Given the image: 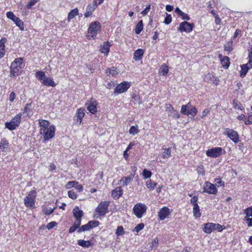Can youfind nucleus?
<instances>
[{
	"mask_svg": "<svg viewBox=\"0 0 252 252\" xmlns=\"http://www.w3.org/2000/svg\"><path fill=\"white\" fill-rule=\"evenodd\" d=\"M157 184L156 183L151 180H148L146 183L147 187L151 190L154 189Z\"/></svg>",
	"mask_w": 252,
	"mask_h": 252,
	"instance_id": "e433bc0d",
	"label": "nucleus"
},
{
	"mask_svg": "<svg viewBox=\"0 0 252 252\" xmlns=\"http://www.w3.org/2000/svg\"><path fill=\"white\" fill-rule=\"evenodd\" d=\"M100 29V24L98 22H92L88 29L87 36L89 38H94Z\"/></svg>",
	"mask_w": 252,
	"mask_h": 252,
	"instance_id": "20e7f679",
	"label": "nucleus"
},
{
	"mask_svg": "<svg viewBox=\"0 0 252 252\" xmlns=\"http://www.w3.org/2000/svg\"><path fill=\"white\" fill-rule=\"evenodd\" d=\"M139 132V130L138 129L137 126H132L129 130V133L131 134H132L133 135H134L136 134H137Z\"/></svg>",
	"mask_w": 252,
	"mask_h": 252,
	"instance_id": "37998d69",
	"label": "nucleus"
},
{
	"mask_svg": "<svg viewBox=\"0 0 252 252\" xmlns=\"http://www.w3.org/2000/svg\"><path fill=\"white\" fill-rule=\"evenodd\" d=\"M143 176L145 179L149 178L152 176V172L147 169H144L143 171Z\"/></svg>",
	"mask_w": 252,
	"mask_h": 252,
	"instance_id": "864d4df0",
	"label": "nucleus"
},
{
	"mask_svg": "<svg viewBox=\"0 0 252 252\" xmlns=\"http://www.w3.org/2000/svg\"><path fill=\"white\" fill-rule=\"evenodd\" d=\"M7 17L12 20L21 31L24 30V23L18 17H16L12 12H8L6 13Z\"/></svg>",
	"mask_w": 252,
	"mask_h": 252,
	"instance_id": "0eeeda50",
	"label": "nucleus"
},
{
	"mask_svg": "<svg viewBox=\"0 0 252 252\" xmlns=\"http://www.w3.org/2000/svg\"><path fill=\"white\" fill-rule=\"evenodd\" d=\"M170 214L169 209L166 207H164L162 208L158 212V217L160 220H163L166 218Z\"/></svg>",
	"mask_w": 252,
	"mask_h": 252,
	"instance_id": "a211bd4d",
	"label": "nucleus"
},
{
	"mask_svg": "<svg viewBox=\"0 0 252 252\" xmlns=\"http://www.w3.org/2000/svg\"><path fill=\"white\" fill-rule=\"evenodd\" d=\"M57 223L55 221H51L48 223L46 225V228L48 230H50L52 229L54 227L56 226L57 225Z\"/></svg>",
	"mask_w": 252,
	"mask_h": 252,
	"instance_id": "bf43d9fd",
	"label": "nucleus"
},
{
	"mask_svg": "<svg viewBox=\"0 0 252 252\" xmlns=\"http://www.w3.org/2000/svg\"><path fill=\"white\" fill-rule=\"evenodd\" d=\"M144 54L143 50L141 49H138L136 50L134 53L133 58L135 61H139L141 59Z\"/></svg>",
	"mask_w": 252,
	"mask_h": 252,
	"instance_id": "cd10ccee",
	"label": "nucleus"
},
{
	"mask_svg": "<svg viewBox=\"0 0 252 252\" xmlns=\"http://www.w3.org/2000/svg\"><path fill=\"white\" fill-rule=\"evenodd\" d=\"M39 0H31L27 5V7L30 9Z\"/></svg>",
	"mask_w": 252,
	"mask_h": 252,
	"instance_id": "052dcab7",
	"label": "nucleus"
},
{
	"mask_svg": "<svg viewBox=\"0 0 252 252\" xmlns=\"http://www.w3.org/2000/svg\"><path fill=\"white\" fill-rule=\"evenodd\" d=\"M44 139L45 141H47L55 136V127L54 125L50 126L45 133Z\"/></svg>",
	"mask_w": 252,
	"mask_h": 252,
	"instance_id": "f3484780",
	"label": "nucleus"
},
{
	"mask_svg": "<svg viewBox=\"0 0 252 252\" xmlns=\"http://www.w3.org/2000/svg\"><path fill=\"white\" fill-rule=\"evenodd\" d=\"M35 77L44 86L54 87L57 85L53 80L51 78L47 77L45 72L42 71H37L35 73Z\"/></svg>",
	"mask_w": 252,
	"mask_h": 252,
	"instance_id": "f257e3e1",
	"label": "nucleus"
},
{
	"mask_svg": "<svg viewBox=\"0 0 252 252\" xmlns=\"http://www.w3.org/2000/svg\"><path fill=\"white\" fill-rule=\"evenodd\" d=\"M21 113L17 114L10 122L5 123V127L10 130L15 129L21 123Z\"/></svg>",
	"mask_w": 252,
	"mask_h": 252,
	"instance_id": "f03ea898",
	"label": "nucleus"
},
{
	"mask_svg": "<svg viewBox=\"0 0 252 252\" xmlns=\"http://www.w3.org/2000/svg\"><path fill=\"white\" fill-rule=\"evenodd\" d=\"M172 21V17L171 15L166 14V16L165 17L164 20V23L166 25L169 24Z\"/></svg>",
	"mask_w": 252,
	"mask_h": 252,
	"instance_id": "4d7b16f0",
	"label": "nucleus"
},
{
	"mask_svg": "<svg viewBox=\"0 0 252 252\" xmlns=\"http://www.w3.org/2000/svg\"><path fill=\"white\" fill-rule=\"evenodd\" d=\"M36 192L35 190H31L24 198V204L28 208H34Z\"/></svg>",
	"mask_w": 252,
	"mask_h": 252,
	"instance_id": "39448f33",
	"label": "nucleus"
},
{
	"mask_svg": "<svg viewBox=\"0 0 252 252\" xmlns=\"http://www.w3.org/2000/svg\"><path fill=\"white\" fill-rule=\"evenodd\" d=\"M109 204V201H101L96 208L95 212L97 213L100 217H104L108 212Z\"/></svg>",
	"mask_w": 252,
	"mask_h": 252,
	"instance_id": "423d86ee",
	"label": "nucleus"
},
{
	"mask_svg": "<svg viewBox=\"0 0 252 252\" xmlns=\"http://www.w3.org/2000/svg\"><path fill=\"white\" fill-rule=\"evenodd\" d=\"M158 245V239L157 237L155 238L152 242L151 247L152 249H156Z\"/></svg>",
	"mask_w": 252,
	"mask_h": 252,
	"instance_id": "8fccbe9b",
	"label": "nucleus"
},
{
	"mask_svg": "<svg viewBox=\"0 0 252 252\" xmlns=\"http://www.w3.org/2000/svg\"><path fill=\"white\" fill-rule=\"evenodd\" d=\"M32 104L31 103L26 104L24 109V113H27L28 114V112L31 111V107Z\"/></svg>",
	"mask_w": 252,
	"mask_h": 252,
	"instance_id": "e2e57ef3",
	"label": "nucleus"
},
{
	"mask_svg": "<svg viewBox=\"0 0 252 252\" xmlns=\"http://www.w3.org/2000/svg\"><path fill=\"white\" fill-rule=\"evenodd\" d=\"M23 63V58H16L12 62V63H13L14 64H16L19 66H22Z\"/></svg>",
	"mask_w": 252,
	"mask_h": 252,
	"instance_id": "603ef678",
	"label": "nucleus"
},
{
	"mask_svg": "<svg viewBox=\"0 0 252 252\" xmlns=\"http://www.w3.org/2000/svg\"><path fill=\"white\" fill-rule=\"evenodd\" d=\"M215 223H207L204 224L203 231L208 234L211 233L213 230H215Z\"/></svg>",
	"mask_w": 252,
	"mask_h": 252,
	"instance_id": "412c9836",
	"label": "nucleus"
},
{
	"mask_svg": "<svg viewBox=\"0 0 252 252\" xmlns=\"http://www.w3.org/2000/svg\"><path fill=\"white\" fill-rule=\"evenodd\" d=\"M90 229L98 226L100 223L97 220H91L88 222Z\"/></svg>",
	"mask_w": 252,
	"mask_h": 252,
	"instance_id": "49530a36",
	"label": "nucleus"
},
{
	"mask_svg": "<svg viewBox=\"0 0 252 252\" xmlns=\"http://www.w3.org/2000/svg\"><path fill=\"white\" fill-rule=\"evenodd\" d=\"M144 224L142 223L137 224L134 228V231L136 232H139L140 231L144 228Z\"/></svg>",
	"mask_w": 252,
	"mask_h": 252,
	"instance_id": "5fc2aeb1",
	"label": "nucleus"
},
{
	"mask_svg": "<svg viewBox=\"0 0 252 252\" xmlns=\"http://www.w3.org/2000/svg\"><path fill=\"white\" fill-rule=\"evenodd\" d=\"M85 113H84V109H80L77 110V112L76 114V122L79 123V124H80L82 122V120L83 118L84 117Z\"/></svg>",
	"mask_w": 252,
	"mask_h": 252,
	"instance_id": "393cba45",
	"label": "nucleus"
},
{
	"mask_svg": "<svg viewBox=\"0 0 252 252\" xmlns=\"http://www.w3.org/2000/svg\"><path fill=\"white\" fill-rule=\"evenodd\" d=\"M215 181L216 182V185L219 186H222L223 187L224 186V182L222 181L221 180V178H220L219 177L218 178H216L215 180Z\"/></svg>",
	"mask_w": 252,
	"mask_h": 252,
	"instance_id": "13d9d810",
	"label": "nucleus"
},
{
	"mask_svg": "<svg viewBox=\"0 0 252 252\" xmlns=\"http://www.w3.org/2000/svg\"><path fill=\"white\" fill-rule=\"evenodd\" d=\"M169 116H171L172 117L178 119L180 118V115L179 112L176 110L173 109L172 111L169 112Z\"/></svg>",
	"mask_w": 252,
	"mask_h": 252,
	"instance_id": "58836bf2",
	"label": "nucleus"
},
{
	"mask_svg": "<svg viewBox=\"0 0 252 252\" xmlns=\"http://www.w3.org/2000/svg\"><path fill=\"white\" fill-rule=\"evenodd\" d=\"M244 214L246 215L244 220L246 221L248 226H252V206L245 209Z\"/></svg>",
	"mask_w": 252,
	"mask_h": 252,
	"instance_id": "ddd939ff",
	"label": "nucleus"
},
{
	"mask_svg": "<svg viewBox=\"0 0 252 252\" xmlns=\"http://www.w3.org/2000/svg\"><path fill=\"white\" fill-rule=\"evenodd\" d=\"M132 176L123 177L120 180V182L123 183V186H127L128 184L132 181Z\"/></svg>",
	"mask_w": 252,
	"mask_h": 252,
	"instance_id": "c9c22d12",
	"label": "nucleus"
},
{
	"mask_svg": "<svg viewBox=\"0 0 252 252\" xmlns=\"http://www.w3.org/2000/svg\"><path fill=\"white\" fill-rule=\"evenodd\" d=\"M3 150L5 152L8 151L9 150V143L7 141L2 139L1 140V150Z\"/></svg>",
	"mask_w": 252,
	"mask_h": 252,
	"instance_id": "2f4dec72",
	"label": "nucleus"
},
{
	"mask_svg": "<svg viewBox=\"0 0 252 252\" xmlns=\"http://www.w3.org/2000/svg\"><path fill=\"white\" fill-rule=\"evenodd\" d=\"M78 14V10L77 8H75L72 10H71L68 14L67 20L68 22H70V21L74 18Z\"/></svg>",
	"mask_w": 252,
	"mask_h": 252,
	"instance_id": "c756f323",
	"label": "nucleus"
},
{
	"mask_svg": "<svg viewBox=\"0 0 252 252\" xmlns=\"http://www.w3.org/2000/svg\"><path fill=\"white\" fill-rule=\"evenodd\" d=\"M190 108V109H189V115H190L192 117H194L197 113V109L195 106H192L191 104Z\"/></svg>",
	"mask_w": 252,
	"mask_h": 252,
	"instance_id": "a19ab883",
	"label": "nucleus"
},
{
	"mask_svg": "<svg viewBox=\"0 0 252 252\" xmlns=\"http://www.w3.org/2000/svg\"><path fill=\"white\" fill-rule=\"evenodd\" d=\"M151 8V5L149 4L146 6V7L143 10L141 13L143 14V15H146L148 12L150 11Z\"/></svg>",
	"mask_w": 252,
	"mask_h": 252,
	"instance_id": "69168bd1",
	"label": "nucleus"
},
{
	"mask_svg": "<svg viewBox=\"0 0 252 252\" xmlns=\"http://www.w3.org/2000/svg\"><path fill=\"white\" fill-rule=\"evenodd\" d=\"M224 134L230 138L235 143H237L239 141V136L236 131L229 128H226Z\"/></svg>",
	"mask_w": 252,
	"mask_h": 252,
	"instance_id": "9d476101",
	"label": "nucleus"
},
{
	"mask_svg": "<svg viewBox=\"0 0 252 252\" xmlns=\"http://www.w3.org/2000/svg\"><path fill=\"white\" fill-rule=\"evenodd\" d=\"M222 148L221 147H215L206 151V154L208 157L217 158L222 154Z\"/></svg>",
	"mask_w": 252,
	"mask_h": 252,
	"instance_id": "6e6552de",
	"label": "nucleus"
},
{
	"mask_svg": "<svg viewBox=\"0 0 252 252\" xmlns=\"http://www.w3.org/2000/svg\"><path fill=\"white\" fill-rule=\"evenodd\" d=\"M224 50L226 51H231L233 50V41L231 40L226 44L224 46Z\"/></svg>",
	"mask_w": 252,
	"mask_h": 252,
	"instance_id": "79ce46f5",
	"label": "nucleus"
},
{
	"mask_svg": "<svg viewBox=\"0 0 252 252\" xmlns=\"http://www.w3.org/2000/svg\"><path fill=\"white\" fill-rule=\"evenodd\" d=\"M119 72V70L114 66L106 70V73L108 76H115L117 75Z\"/></svg>",
	"mask_w": 252,
	"mask_h": 252,
	"instance_id": "a878e982",
	"label": "nucleus"
},
{
	"mask_svg": "<svg viewBox=\"0 0 252 252\" xmlns=\"http://www.w3.org/2000/svg\"><path fill=\"white\" fill-rule=\"evenodd\" d=\"M210 113V110L208 109H205L202 114L200 115V116L201 118H204L205 116H206Z\"/></svg>",
	"mask_w": 252,
	"mask_h": 252,
	"instance_id": "0e129e2a",
	"label": "nucleus"
},
{
	"mask_svg": "<svg viewBox=\"0 0 252 252\" xmlns=\"http://www.w3.org/2000/svg\"><path fill=\"white\" fill-rule=\"evenodd\" d=\"M68 196L71 199H74L77 198V195L73 189L68 191Z\"/></svg>",
	"mask_w": 252,
	"mask_h": 252,
	"instance_id": "3c124183",
	"label": "nucleus"
},
{
	"mask_svg": "<svg viewBox=\"0 0 252 252\" xmlns=\"http://www.w3.org/2000/svg\"><path fill=\"white\" fill-rule=\"evenodd\" d=\"M79 228L75 225L74 224L71 226L69 229V233H71L74 232L77 229H79Z\"/></svg>",
	"mask_w": 252,
	"mask_h": 252,
	"instance_id": "774afa93",
	"label": "nucleus"
},
{
	"mask_svg": "<svg viewBox=\"0 0 252 252\" xmlns=\"http://www.w3.org/2000/svg\"><path fill=\"white\" fill-rule=\"evenodd\" d=\"M221 63L224 67L228 68L230 65L229 58L228 57H224L220 60Z\"/></svg>",
	"mask_w": 252,
	"mask_h": 252,
	"instance_id": "f704fd0d",
	"label": "nucleus"
},
{
	"mask_svg": "<svg viewBox=\"0 0 252 252\" xmlns=\"http://www.w3.org/2000/svg\"><path fill=\"white\" fill-rule=\"evenodd\" d=\"M72 213L76 219H81L83 216V212L80 210L78 206H76L73 209Z\"/></svg>",
	"mask_w": 252,
	"mask_h": 252,
	"instance_id": "b1692460",
	"label": "nucleus"
},
{
	"mask_svg": "<svg viewBox=\"0 0 252 252\" xmlns=\"http://www.w3.org/2000/svg\"><path fill=\"white\" fill-rule=\"evenodd\" d=\"M111 44L108 41L104 42L103 44L100 46L99 51L101 53L107 55L110 50Z\"/></svg>",
	"mask_w": 252,
	"mask_h": 252,
	"instance_id": "aec40b11",
	"label": "nucleus"
},
{
	"mask_svg": "<svg viewBox=\"0 0 252 252\" xmlns=\"http://www.w3.org/2000/svg\"><path fill=\"white\" fill-rule=\"evenodd\" d=\"M130 84L128 82H123L118 85L114 91V94H122L126 92L130 87Z\"/></svg>",
	"mask_w": 252,
	"mask_h": 252,
	"instance_id": "f8f14e48",
	"label": "nucleus"
},
{
	"mask_svg": "<svg viewBox=\"0 0 252 252\" xmlns=\"http://www.w3.org/2000/svg\"><path fill=\"white\" fill-rule=\"evenodd\" d=\"M233 103L234 107L235 109H239L241 110H242L243 109H244V108L242 106V104L238 102V101L236 99H234L233 100Z\"/></svg>",
	"mask_w": 252,
	"mask_h": 252,
	"instance_id": "c03bdc74",
	"label": "nucleus"
},
{
	"mask_svg": "<svg viewBox=\"0 0 252 252\" xmlns=\"http://www.w3.org/2000/svg\"><path fill=\"white\" fill-rule=\"evenodd\" d=\"M218 190L216 186L209 182H205L203 187V192H206L208 194H216Z\"/></svg>",
	"mask_w": 252,
	"mask_h": 252,
	"instance_id": "1a4fd4ad",
	"label": "nucleus"
},
{
	"mask_svg": "<svg viewBox=\"0 0 252 252\" xmlns=\"http://www.w3.org/2000/svg\"><path fill=\"white\" fill-rule=\"evenodd\" d=\"M125 234L123 227L122 226H119L116 230V234L117 236H121Z\"/></svg>",
	"mask_w": 252,
	"mask_h": 252,
	"instance_id": "09e8293b",
	"label": "nucleus"
},
{
	"mask_svg": "<svg viewBox=\"0 0 252 252\" xmlns=\"http://www.w3.org/2000/svg\"><path fill=\"white\" fill-rule=\"evenodd\" d=\"M191 103L189 102L186 105H183L181 107V113L185 115L189 116V109H190Z\"/></svg>",
	"mask_w": 252,
	"mask_h": 252,
	"instance_id": "bb28decb",
	"label": "nucleus"
},
{
	"mask_svg": "<svg viewBox=\"0 0 252 252\" xmlns=\"http://www.w3.org/2000/svg\"><path fill=\"white\" fill-rule=\"evenodd\" d=\"M123 194V189L121 187L116 188L112 191V196L114 199H118Z\"/></svg>",
	"mask_w": 252,
	"mask_h": 252,
	"instance_id": "4be33fe9",
	"label": "nucleus"
},
{
	"mask_svg": "<svg viewBox=\"0 0 252 252\" xmlns=\"http://www.w3.org/2000/svg\"><path fill=\"white\" fill-rule=\"evenodd\" d=\"M143 29L142 20L139 21L136 25L135 32L136 34H139Z\"/></svg>",
	"mask_w": 252,
	"mask_h": 252,
	"instance_id": "7c9ffc66",
	"label": "nucleus"
},
{
	"mask_svg": "<svg viewBox=\"0 0 252 252\" xmlns=\"http://www.w3.org/2000/svg\"><path fill=\"white\" fill-rule=\"evenodd\" d=\"M77 244L78 245L81 246L83 248H88L91 246L92 243L90 241H85L84 240H79L77 241Z\"/></svg>",
	"mask_w": 252,
	"mask_h": 252,
	"instance_id": "c85d7f7f",
	"label": "nucleus"
},
{
	"mask_svg": "<svg viewBox=\"0 0 252 252\" xmlns=\"http://www.w3.org/2000/svg\"><path fill=\"white\" fill-rule=\"evenodd\" d=\"M49 124L50 123L48 121L45 120L39 121V125L41 127L48 128L50 126Z\"/></svg>",
	"mask_w": 252,
	"mask_h": 252,
	"instance_id": "ea45409f",
	"label": "nucleus"
},
{
	"mask_svg": "<svg viewBox=\"0 0 252 252\" xmlns=\"http://www.w3.org/2000/svg\"><path fill=\"white\" fill-rule=\"evenodd\" d=\"M198 200V197L197 196H194L190 200L191 204L194 205H198L197 203Z\"/></svg>",
	"mask_w": 252,
	"mask_h": 252,
	"instance_id": "680f3d73",
	"label": "nucleus"
},
{
	"mask_svg": "<svg viewBox=\"0 0 252 252\" xmlns=\"http://www.w3.org/2000/svg\"><path fill=\"white\" fill-rule=\"evenodd\" d=\"M204 80L205 82L210 84H214L216 85H218L220 81L217 77L210 73L204 75Z\"/></svg>",
	"mask_w": 252,
	"mask_h": 252,
	"instance_id": "2eb2a0df",
	"label": "nucleus"
},
{
	"mask_svg": "<svg viewBox=\"0 0 252 252\" xmlns=\"http://www.w3.org/2000/svg\"><path fill=\"white\" fill-rule=\"evenodd\" d=\"M193 27V24L184 21L180 23V26L178 30L181 32H184L189 33L192 31Z\"/></svg>",
	"mask_w": 252,
	"mask_h": 252,
	"instance_id": "9b49d317",
	"label": "nucleus"
},
{
	"mask_svg": "<svg viewBox=\"0 0 252 252\" xmlns=\"http://www.w3.org/2000/svg\"><path fill=\"white\" fill-rule=\"evenodd\" d=\"M132 99L135 104L139 105L142 103V101L140 97L135 94L132 95Z\"/></svg>",
	"mask_w": 252,
	"mask_h": 252,
	"instance_id": "4c0bfd02",
	"label": "nucleus"
},
{
	"mask_svg": "<svg viewBox=\"0 0 252 252\" xmlns=\"http://www.w3.org/2000/svg\"><path fill=\"white\" fill-rule=\"evenodd\" d=\"M22 68V66L18 65L16 64H14L12 63L10 66V76H15L19 74V72L20 69Z\"/></svg>",
	"mask_w": 252,
	"mask_h": 252,
	"instance_id": "6ab92c4d",
	"label": "nucleus"
},
{
	"mask_svg": "<svg viewBox=\"0 0 252 252\" xmlns=\"http://www.w3.org/2000/svg\"><path fill=\"white\" fill-rule=\"evenodd\" d=\"M90 229V226L89 225V224L88 223L86 224H85V225H83L82 226H81L77 231V232L79 233L82 232H83V231H87V230H89Z\"/></svg>",
	"mask_w": 252,
	"mask_h": 252,
	"instance_id": "a18cd8bd",
	"label": "nucleus"
},
{
	"mask_svg": "<svg viewBox=\"0 0 252 252\" xmlns=\"http://www.w3.org/2000/svg\"><path fill=\"white\" fill-rule=\"evenodd\" d=\"M193 216L195 218H199L201 216L200 208L198 205H194L193 207Z\"/></svg>",
	"mask_w": 252,
	"mask_h": 252,
	"instance_id": "72a5a7b5",
	"label": "nucleus"
},
{
	"mask_svg": "<svg viewBox=\"0 0 252 252\" xmlns=\"http://www.w3.org/2000/svg\"><path fill=\"white\" fill-rule=\"evenodd\" d=\"M248 59V63L250 65V67H252V48L249 50Z\"/></svg>",
	"mask_w": 252,
	"mask_h": 252,
	"instance_id": "6e6d98bb",
	"label": "nucleus"
},
{
	"mask_svg": "<svg viewBox=\"0 0 252 252\" xmlns=\"http://www.w3.org/2000/svg\"><path fill=\"white\" fill-rule=\"evenodd\" d=\"M241 70L240 71V76L241 77H244L247 73L248 70L250 68H252V67H250V65L247 63L246 64L241 65Z\"/></svg>",
	"mask_w": 252,
	"mask_h": 252,
	"instance_id": "5701e85b",
	"label": "nucleus"
},
{
	"mask_svg": "<svg viewBox=\"0 0 252 252\" xmlns=\"http://www.w3.org/2000/svg\"><path fill=\"white\" fill-rule=\"evenodd\" d=\"M171 156V149L168 148L164 149L162 153L161 157L165 159L169 158Z\"/></svg>",
	"mask_w": 252,
	"mask_h": 252,
	"instance_id": "473e14b6",
	"label": "nucleus"
},
{
	"mask_svg": "<svg viewBox=\"0 0 252 252\" xmlns=\"http://www.w3.org/2000/svg\"><path fill=\"white\" fill-rule=\"evenodd\" d=\"M168 70L169 69L167 65H163L160 68V71L163 76H166L167 74Z\"/></svg>",
	"mask_w": 252,
	"mask_h": 252,
	"instance_id": "de8ad7c7",
	"label": "nucleus"
},
{
	"mask_svg": "<svg viewBox=\"0 0 252 252\" xmlns=\"http://www.w3.org/2000/svg\"><path fill=\"white\" fill-rule=\"evenodd\" d=\"M97 6V0H94L92 3L89 4L86 8V12L84 14L86 18L90 16L92 12L95 9Z\"/></svg>",
	"mask_w": 252,
	"mask_h": 252,
	"instance_id": "dca6fc26",
	"label": "nucleus"
},
{
	"mask_svg": "<svg viewBox=\"0 0 252 252\" xmlns=\"http://www.w3.org/2000/svg\"><path fill=\"white\" fill-rule=\"evenodd\" d=\"M147 209V207L145 204L137 203L133 208V212L137 218L140 219L146 212Z\"/></svg>",
	"mask_w": 252,
	"mask_h": 252,
	"instance_id": "7ed1b4c3",
	"label": "nucleus"
},
{
	"mask_svg": "<svg viewBox=\"0 0 252 252\" xmlns=\"http://www.w3.org/2000/svg\"><path fill=\"white\" fill-rule=\"evenodd\" d=\"M97 102L93 99H91L86 103L87 110L91 113L94 114L97 111Z\"/></svg>",
	"mask_w": 252,
	"mask_h": 252,
	"instance_id": "4468645a",
	"label": "nucleus"
},
{
	"mask_svg": "<svg viewBox=\"0 0 252 252\" xmlns=\"http://www.w3.org/2000/svg\"><path fill=\"white\" fill-rule=\"evenodd\" d=\"M224 228L223 227V226L220 224H216L215 223V230H217L218 231L220 232Z\"/></svg>",
	"mask_w": 252,
	"mask_h": 252,
	"instance_id": "338daca9",
	"label": "nucleus"
}]
</instances>
